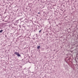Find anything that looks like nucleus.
<instances>
[{"instance_id":"nucleus-1","label":"nucleus","mask_w":78,"mask_h":78,"mask_svg":"<svg viewBox=\"0 0 78 78\" xmlns=\"http://www.w3.org/2000/svg\"><path fill=\"white\" fill-rule=\"evenodd\" d=\"M71 59L69 57H66L65 59V61L67 64H69L70 61Z\"/></svg>"},{"instance_id":"nucleus-2","label":"nucleus","mask_w":78,"mask_h":78,"mask_svg":"<svg viewBox=\"0 0 78 78\" xmlns=\"http://www.w3.org/2000/svg\"><path fill=\"white\" fill-rule=\"evenodd\" d=\"M23 21L24 22H28V20L27 19H25Z\"/></svg>"},{"instance_id":"nucleus-3","label":"nucleus","mask_w":78,"mask_h":78,"mask_svg":"<svg viewBox=\"0 0 78 78\" xmlns=\"http://www.w3.org/2000/svg\"><path fill=\"white\" fill-rule=\"evenodd\" d=\"M13 53L14 54H15L16 55H17L19 53L18 52H15Z\"/></svg>"},{"instance_id":"nucleus-4","label":"nucleus","mask_w":78,"mask_h":78,"mask_svg":"<svg viewBox=\"0 0 78 78\" xmlns=\"http://www.w3.org/2000/svg\"><path fill=\"white\" fill-rule=\"evenodd\" d=\"M17 56L18 57H21V55L19 54V53L17 55Z\"/></svg>"},{"instance_id":"nucleus-5","label":"nucleus","mask_w":78,"mask_h":78,"mask_svg":"<svg viewBox=\"0 0 78 78\" xmlns=\"http://www.w3.org/2000/svg\"><path fill=\"white\" fill-rule=\"evenodd\" d=\"M40 46H37V49H38V50H39V49H40Z\"/></svg>"},{"instance_id":"nucleus-6","label":"nucleus","mask_w":78,"mask_h":78,"mask_svg":"<svg viewBox=\"0 0 78 78\" xmlns=\"http://www.w3.org/2000/svg\"><path fill=\"white\" fill-rule=\"evenodd\" d=\"M3 30H0V33H2V32H3Z\"/></svg>"},{"instance_id":"nucleus-7","label":"nucleus","mask_w":78,"mask_h":78,"mask_svg":"<svg viewBox=\"0 0 78 78\" xmlns=\"http://www.w3.org/2000/svg\"><path fill=\"white\" fill-rule=\"evenodd\" d=\"M23 27L24 28H25V29H27V27H26V26H23Z\"/></svg>"},{"instance_id":"nucleus-8","label":"nucleus","mask_w":78,"mask_h":78,"mask_svg":"<svg viewBox=\"0 0 78 78\" xmlns=\"http://www.w3.org/2000/svg\"><path fill=\"white\" fill-rule=\"evenodd\" d=\"M42 31V30H40L39 31V33H41V31Z\"/></svg>"},{"instance_id":"nucleus-9","label":"nucleus","mask_w":78,"mask_h":78,"mask_svg":"<svg viewBox=\"0 0 78 78\" xmlns=\"http://www.w3.org/2000/svg\"><path fill=\"white\" fill-rule=\"evenodd\" d=\"M68 30H69V32L70 31V28H69Z\"/></svg>"},{"instance_id":"nucleus-10","label":"nucleus","mask_w":78,"mask_h":78,"mask_svg":"<svg viewBox=\"0 0 78 78\" xmlns=\"http://www.w3.org/2000/svg\"><path fill=\"white\" fill-rule=\"evenodd\" d=\"M37 13V14H40V12H38Z\"/></svg>"},{"instance_id":"nucleus-11","label":"nucleus","mask_w":78,"mask_h":78,"mask_svg":"<svg viewBox=\"0 0 78 78\" xmlns=\"http://www.w3.org/2000/svg\"><path fill=\"white\" fill-rule=\"evenodd\" d=\"M13 56H16V55H15L14 54H13Z\"/></svg>"},{"instance_id":"nucleus-12","label":"nucleus","mask_w":78,"mask_h":78,"mask_svg":"<svg viewBox=\"0 0 78 78\" xmlns=\"http://www.w3.org/2000/svg\"><path fill=\"white\" fill-rule=\"evenodd\" d=\"M36 68H38L37 67H35V69H36Z\"/></svg>"},{"instance_id":"nucleus-13","label":"nucleus","mask_w":78,"mask_h":78,"mask_svg":"<svg viewBox=\"0 0 78 78\" xmlns=\"http://www.w3.org/2000/svg\"><path fill=\"white\" fill-rule=\"evenodd\" d=\"M37 16H38V15H37Z\"/></svg>"},{"instance_id":"nucleus-14","label":"nucleus","mask_w":78,"mask_h":78,"mask_svg":"<svg viewBox=\"0 0 78 78\" xmlns=\"http://www.w3.org/2000/svg\"><path fill=\"white\" fill-rule=\"evenodd\" d=\"M29 39H30V37H29Z\"/></svg>"},{"instance_id":"nucleus-15","label":"nucleus","mask_w":78,"mask_h":78,"mask_svg":"<svg viewBox=\"0 0 78 78\" xmlns=\"http://www.w3.org/2000/svg\"><path fill=\"white\" fill-rule=\"evenodd\" d=\"M66 17H67V16H66Z\"/></svg>"},{"instance_id":"nucleus-16","label":"nucleus","mask_w":78,"mask_h":78,"mask_svg":"<svg viewBox=\"0 0 78 78\" xmlns=\"http://www.w3.org/2000/svg\"><path fill=\"white\" fill-rule=\"evenodd\" d=\"M29 26H27V27H29Z\"/></svg>"},{"instance_id":"nucleus-17","label":"nucleus","mask_w":78,"mask_h":78,"mask_svg":"<svg viewBox=\"0 0 78 78\" xmlns=\"http://www.w3.org/2000/svg\"><path fill=\"white\" fill-rule=\"evenodd\" d=\"M44 13H45V12H44Z\"/></svg>"},{"instance_id":"nucleus-18","label":"nucleus","mask_w":78,"mask_h":78,"mask_svg":"<svg viewBox=\"0 0 78 78\" xmlns=\"http://www.w3.org/2000/svg\"><path fill=\"white\" fill-rule=\"evenodd\" d=\"M50 22H49V23H50Z\"/></svg>"},{"instance_id":"nucleus-19","label":"nucleus","mask_w":78,"mask_h":78,"mask_svg":"<svg viewBox=\"0 0 78 78\" xmlns=\"http://www.w3.org/2000/svg\"><path fill=\"white\" fill-rule=\"evenodd\" d=\"M10 7H11V6H10Z\"/></svg>"},{"instance_id":"nucleus-20","label":"nucleus","mask_w":78,"mask_h":78,"mask_svg":"<svg viewBox=\"0 0 78 78\" xmlns=\"http://www.w3.org/2000/svg\"><path fill=\"white\" fill-rule=\"evenodd\" d=\"M32 73H33V72H32Z\"/></svg>"},{"instance_id":"nucleus-21","label":"nucleus","mask_w":78,"mask_h":78,"mask_svg":"<svg viewBox=\"0 0 78 78\" xmlns=\"http://www.w3.org/2000/svg\"><path fill=\"white\" fill-rule=\"evenodd\" d=\"M22 60H23V59H22Z\"/></svg>"}]
</instances>
